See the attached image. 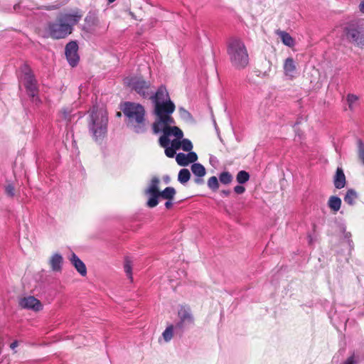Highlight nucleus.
<instances>
[{
	"mask_svg": "<svg viewBox=\"0 0 364 364\" xmlns=\"http://www.w3.org/2000/svg\"><path fill=\"white\" fill-rule=\"evenodd\" d=\"M151 99L154 104V114L156 119L152 126L157 127L158 125L164 124H175L171 114L175 110V105L170 100L168 93L165 86L161 85L155 94L151 91Z\"/></svg>",
	"mask_w": 364,
	"mask_h": 364,
	"instance_id": "1",
	"label": "nucleus"
},
{
	"mask_svg": "<svg viewBox=\"0 0 364 364\" xmlns=\"http://www.w3.org/2000/svg\"><path fill=\"white\" fill-rule=\"evenodd\" d=\"M107 124L108 117L107 111L103 108L93 106L90 110L88 129L93 140L96 143L101 144L107 136Z\"/></svg>",
	"mask_w": 364,
	"mask_h": 364,
	"instance_id": "2",
	"label": "nucleus"
},
{
	"mask_svg": "<svg viewBox=\"0 0 364 364\" xmlns=\"http://www.w3.org/2000/svg\"><path fill=\"white\" fill-rule=\"evenodd\" d=\"M121 109L128 119L127 127L136 134L144 133L146 130L144 107L138 103L126 102Z\"/></svg>",
	"mask_w": 364,
	"mask_h": 364,
	"instance_id": "3",
	"label": "nucleus"
},
{
	"mask_svg": "<svg viewBox=\"0 0 364 364\" xmlns=\"http://www.w3.org/2000/svg\"><path fill=\"white\" fill-rule=\"evenodd\" d=\"M227 53L232 65L237 69H243L249 63V55L244 42L237 38L228 41Z\"/></svg>",
	"mask_w": 364,
	"mask_h": 364,
	"instance_id": "4",
	"label": "nucleus"
},
{
	"mask_svg": "<svg viewBox=\"0 0 364 364\" xmlns=\"http://www.w3.org/2000/svg\"><path fill=\"white\" fill-rule=\"evenodd\" d=\"M173 124H164L158 125L157 127L152 126L153 132L156 134L162 133L159 139V145L165 149V154L169 158H173L176 153V150L170 146L169 136H174L178 139H182L183 132L176 126H171Z\"/></svg>",
	"mask_w": 364,
	"mask_h": 364,
	"instance_id": "5",
	"label": "nucleus"
},
{
	"mask_svg": "<svg viewBox=\"0 0 364 364\" xmlns=\"http://www.w3.org/2000/svg\"><path fill=\"white\" fill-rule=\"evenodd\" d=\"M20 82L24 86L26 93L31 101L36 105L41 103V100L38 96L39 90L38 82L31 70L27 65L23 66L22 68Z\"/></svg>",
	"mask_w": 364,
	"mask_h": 364,
	"instance_id": "6",
	"label": "nucleus"
},
{
	"mask_svg": "<svg viewBox=\"0 0 364 364\" xmlns=\"http://www.w3.org/2000/svg\"><path fill=\"white\" fill-rule=\"evenodd\" d=\"M346 40L359 48H364V24L360 21L349 23L344 28Z\"/></svg>",
	"mask_w": 364,
	"mask_h": 364,
	"instance_id": "7",
	"label": "nucleus"
},
{
	"mask_svg": "<svg viewBox=\"0 0 364 364\" xmlns=\"http://www.w3.org/2000/svg\"><path fill=\"white\" fill-rule=\"evenodd\" d=\"M124 84L129 87L132 90H134L143 98H148L151 96V83L149 81H146L141 77L133 76L128 77L124 79Z\"/></svg>",
	"mask_w": 364,
	"mask_h": 364,
	"instance_id": "8",
	"label": "nucleus"
},
{
	"mask_svg": "<svg viewBox=\"0 0 364 364\" xmlns=\"http://www.w3.org/2000/svg\"><path fill=\"white\" fill-rule=\"evenodd\" d=\"M108 26L100 22L95 13L89 12L85 18L84 31L93 35H101L107 30Z\"/></svg>",
	"mask_w": 364,
	"mask_h": 364,
	"instance_id": "9",
	"label": "nucleus"
},
{
	"mask_svg": "<svg viewBox=\"0 0 364 364\" xmlns=\"http://www.w3.org/2000/svg\"><path fill=\"white\" fill-rule=\"evenodd\" d=\"M73 28L61 21L59 18L55 22L49 23L48 31L50 36L55 39L64 38L72 33Z\"/></svg>",
	"mask_w": 364,
	"mask_h": 364,
	"instance_id": "10",
	"label": "nucleus"
},
{
	"mask_svg": "<svg viewBox=\"0 0 364 364\" xmlns=\"http://www.w3.org/2000/svg\"><path fill=\"white\" fill-rule=\"evenodd\" d=\"M78 50V45L76 41H70L69 42L65 48V53L66 58L69 63V64L72 67H75L77 65L79 61V55L77 54Z\"/></svg>",
	"mask_w": 364,
	"mask_h": 364,
	"instance_id": "11",
	"label": "nucleus"
},
{
	"mask_svg": "<svg viewBox=\"0 0 364 364\" xmlns=\"http://www.w3.org/2000/svg\"><path fill=\"white\" fill-rule=\"evenodd\" d=\"M82 16V12L80 9H75L70 13L64 14L58 18L61 19L62 22L73 28V26L80 21Z\"/></svg>",
	"mask_w": 364,
	"mask_h": 364,
	"instance_id": "12",
	"label": "nucleus"
},
{
	"mask_svg": "<svg viewBox=\"0 0 364 364\" xmlns=\"http://www.w3.org/2000/svg\"><path fill=\"white\" fill-rule=\"evenodd\" d=\"M18 304L23 309H31L34 311H38L42 309L41 301L33 296H28L20 299Z\"/></svg>",
	"mask_w": 364,
	"mask_h": 364,
	"instance_id": "13",
	"label": "nucleus"
},
{
	"mask_svg": "<svg viewBox=\"0 0 364 364\" xmlns=\"http://www.w3.org/2000/svg\"><path fill=\"white\" fill-rule=\"evenodd\" d=\"M176 160L178 165L186 166L191 163L196 162L198 160V156L193 151H188L187 154L178 153L176 155Z\"/></svg>",
	"mask_w": 364,
	"mask_h": 364,
	"instance_id": "14",
	"label": "nucleus"
},
{
	"mask_svg": "<svg viewBox=\"0 0 364 364\" xmlns=\"http://www.w3.org/2000/svg\"><path fill=\"white\" fill-rule=\"evenodd\" d=\"M192 173L196 176L194 181L196 184H202L203 183V177L205 175L206 171L205 167L199 163H193L191 167Z\"/></svg>",
	"mask_w": 364,
	"mask_h": 364,
	"instance_id": "15",
	"label": "nucleus"
},
{
	"mask_svg": "<svg viewBox=\"0 0 364 364\" xmlns=\"http://www.w3.org/2000/svg\"><path fill=\"white\" fill-rule=\"evenodd\" d=\"M284 72L287 77L292 79L295 77L296 73V63L292 58H287L283 65Z\"/></svg>",
	"mask_w": 364,
	"mask_h": 364,
	"instance_id": "16",
	"label": "nucleus"
},
{
	"mask_svg": "<svg viewBox=\"0 0 364 364\" xmlns=\"http://www.w3.org/2000/svg\"><path fill=\"white\" fill-rule=\"evenodd\" d=\"M333 183L336 188L341 189L345 187L346 184V176L343 170L341 167H338L336 174L333 178Z\"/></svg>",
	"mask_w": 364,
	"mask_h": 364,
	"instance_id": "17",
	"label": "nucleus"
},
{
	"mask_svg": "<svg viewBox=\"0 0 364 364\" xmlns=\"http://www.w3.org/2000/svg\"><path fill=\"white\" fill-rule=\"evenodd\" d=\"M70 260L80 274L82 276L86 275L87 268L85 264L75 253H72Z\"/></svg>",
	"mask_w": 364,
	"mask_h": 364,
	"instance_id": "18",
	"label": "nucleus"
},
{
	"mask_svg": "<svg viewBox=\"0 0 364 364\" xmlns=\"http://www.w3.org/2000/svg\"><path fill=\"white\" fill-rule=\"evenodd\" d=\"M63 262V258L59 253H55L52 255L49 260V264L51 269L53 272H60L62 270V265Z\"/></svg>",
	"mask_w": 364,
	"mask_h": 364,
	"instance_id": "19",
	"label": "nucleus"
},
{
	"mask_svg": "<svg viewBox=\"0 0 364 364\" xmlns=\"http://www.w3.org/2000/svg\"><path fill=\"white\" fill-rule=\"evenodd\" d=\"M178 316L179 320L182 321V322L193 324V318L188 308L183 306L181 307V309L178 310Z\"/></svg>",
	"mask_w": 364,
	"mask_h": 364,
	"instance_id": "20",
	"label": "nucleus"
},
{
	"mask_svg": "<svg viewBox=\"0 0 364 364\" xmlns=\"http://www.w3.org/2000/svg\"><path fill=\"white\" fill-rule=\"evenodd\" d=\"M358 198V193L353 188L348 189L344 196V201L349 205H354Z\"/></svg>",
	"mask_w": 364,
	"mask_h": 364,
	"instance_id": "21",
	"label": "nucleus"
},
{
	"mask_svg": "<svg viewBox=\"0 0 364 364\" xmlns=\"http://www.w3.org/2000/svg\"><path fill=\"white\" fill-rule=\"evenodd\" d=\"M341 199L336 196H332L328 201V206L334 213L338 212L341 206Z\"/></svg>",
	"mask_w": 364,
	"mask_h": 364,
	"instance_id": "22",
	"label": "nucleus"
},
{
	"mask_svg": "<svg viewBox=\"0 0 364 364\" xmlns=\"http://www.w3.org/2000/svg\"><path fill=\"white\" fill-rule=\"evenodd\" d=\"M149 196L146 205L149 208H154L159 204V198L161 197L160 192H151L145 193Z\"/></svg>",
	"mask_w": 364,
	"mask_h": 364,
	"instance_id": "23",
	"label": "nucleus"
},
{
	"mask_svg": "<svg viewBox=\"0 0 364 364\" xmlns=\"http://www.w3.org/2000/svg\"><path fill=\"white\" fill-rule=\"evenodd\" d=\"M278 35L280 37L282 43L289 47H292L294 45V38L285 31H279Z\"/></svg>",
	"mask_w": 364,
	"mask_h": 364,
	"instance_id": "24",
	"label": "nucleus"
},
{
	"mask_svg": "<svg viewBox=\"0 0 364 364\" xmlns=\"http://www.w3.org/2000/svg\"><path fill=\"white\" fill-rule=\"evenodd\" d=\"M176 193V191L173 187L168 186L160 191V196L163 199L170 200L174 198Z\"/></svg>",
	"mask_w": 364,
	"mask_h": 364,
	"instance_id": "25",
	"label": "nucleus"
},
{
	"mask_svg": "<svg viewBox=\"0 0 364 364\" xmlns=\"http://www.w3.org/2000/svg\"><path fill=\"white\" fill-rule=\"evenodd\" d=\"M174 334L176 333L173 324H170L166 328V329L162 333L161 336L164 341L166 343H168L172 339Z\"/></svg>",
	"mask_w": 364,
	"mask_h": 364,
	"instance_id": "26",
	"label": "nucleus"
},
{
	"mask_svg": "<svg viewBox=\"0 0 364 364\" xmlns=\"http://www.w3.org/2000/svg\"><path fill=\"white\" fill-rule=\"evenodd\" d=\"M160 183V180L157 177H153L150 181V183L147 188L145 190V193H151V192H160L159 189V186Z\"/></svg>",
	"mask_w": 364,
	"mask_h": 364,
	"instance_id": "27",
	"label": "nucleus"
},
{
	"mask_svg": "<svg viewBox=\"0 0 364 364\" xmlns=\"http://www.w3.org/2000/svg\"><path fill=\"white\" fill-rule=\"evenodd\" d=\"M4 193L9 198H14L16 196V186L14 182H7L4 186Z\"/></svg>",
	"mask_w": 364,
	"mask_h": 364,
	"instance_id": "28",
	"label": "nucleus"
},
{
	"mask_svg": "<svg viewBox=\"0 0 364 364\" xmlns=\"http://www.w3.org/2000/svg\"><path fill=\"white\" fill-rule=\"evenodd\" d=\"M191 178V173L188 169L187 168H182L179 171L178 175V181L181 184L186 183Z\"/></svg>",
	"mask_w": 364,
	"mask_h": 364,
	"instance_id": "29",
	"label": "nucleus"
},
{
	"mask_svg": "<svg viewBox=\"0 0 364 364\" xmlns=\"http://www.w3.org/2000/svg\"><path fill=\"white\" fill-rule=\"evenodd\" d=\"M191 324L188 323L182 322V321L178 320L175 324H173V327L175 329V333L176 335L181 336L184 331L188 328Z\"/></svg>",
	"mask_w": 364,
	"mask_h": 364,
	"instance_id": "30",
	"label": "nucleus"
},
{
	"mask_svg": "<svg viewBox=\"0 0 364 364\" xmlns=\"http://www.w3.org/2000/svg\"><path fill=\"white\" fill-rule=\"evenodd\" d=\"M233 179L232 175L228 171H223L219 175V180L224 185L230 184Z\"/></svg>",
	"mask_w": 364,
	"mask_h": 364,
	"instance_id": "31",
	"label": "nucleus"
},
{
	"mask_svg": "<svg viewBox=\"0 0 364 364\" xmlns=\"http://www.w3.org/2000/svg\"><path fill=\"white\" fill-rule=\"evenodd\" d=\"M124 269L127 277L132 281V267L131 260L128 257L124 259Z\"/></svg>",
	"mask_w": 364,
	"mask_h": 364,
	"instance_id": "32",
	"label": "nucleus"
},
{
	"mask_svg": "<svg viewBox=\"0 0 364 364\" xmlns=\"http://www.w3.org/2000/svg\"><path fill=\"white\" fill-rule=\"evenodd\" d=\"M357 147L358 159L364 165V142L360 139L357 140Z\"/></svg>",
	"mask_w": 364,
	"mask_h": 364,
	"instance_id": "33",
	"label": "nucleus"
},
{
	"mask_svg": "<svg viewBox=\"0 0 364 364\" xmlns=\"http://www.w3.org/2000/svg\"><path fill=\"white\" fill-rule=\"evenodd\" d=\"M249 179L250 174L245 171H240L236 176V180L240 184L245 183Z\"/></svg>",
	"mask_w": 364,
	"mask_h": 364,
	"instance_id": "34",
	"label": "nucleus"
},
{
	"mask_svg": "<svg viewBox=\"0 0 364 364\" xmlns=\"http://www.w3.org/2000/svg\"><path fill=\"white\" fill-rule=\"evenodd\" d=\"M346 100L348 105V107L350 110H353L355 104L358 100V97L353 94H348L346 97Z\"/></svg>",
	"mask_w": 364,
	"mask_h": 364,
	"instance_id": "35",
	"label": "nucleus"
},
{
	"mask_svg": "<svg viewBox=\"0 0 364 364\" xmlns=\"http://www.w3.org/2000/svg\"><path fill=\"white\" fill-rule=\"evenodd\" d=\"M208 186L213 191H217L219 188V182L218 178L216 176H211L208 180Z\"/></svg>",
	"mask_w": 364,
	"mask_h": 364,
	"instance_id": "36",
	"label": "nucleus"
},
{
	"mask_svg": "<svg viewBox=\"0 0 364 364\" xmlns=\"http://www.w3.org/2000/svg\"><path fill=\"white\" fill-rule=\"evenodd\" d=\"M181 148L184 151H191L193 149L192 142L188 139H183L182 141H181Z\"/></svg>",
	"mask_w": 364,
	"mask_h": 364,
	"instance_id": "37",
	"label": "nucleus"
},
{
	"mask_svg": "<svg viewBox=\"0 0 364 364\" xmlns=\"http://www.w3.org/2000/svg\"><path fill=\"white\" fill-rule=\"evenodd\" d=\"M358 359L355 356L354 354L348 357L345 361H343L341 364H358Z\"/></svg>",
	"mask_w": 364,
	"mask_h": 364,
	"instance_id": "38",
	"label": "nucleus"
},
{
	"mask_svg": "<svg viewBox=\"0 0 364 364\" xmlns=\"http://www.w3.org/2000/svg\"><path fill=\"white\" fill-rule=\"evenodd\" d=\"M343 229L344 237L346 239H347V242H348L350 248H353V242L352 240H350L351 233L350 232H346L345 228H343Z\"/></svg>",
	"mask_w": 364,
	"mask_h": 364,
	"instance_id": "39",
	"label": "nucleus"
},
{
	"mask_svg": "<svg viewBox=\"0 0 364 364\" xmlns=\"http://www.w3.org/2000/svg\"><path fill=\"white\" fill-rule=\"evenodd\" d=\"M181 139H175L173 140H172L171 141H170V146L173 148L175 150H178L181 148V141H180Z\"/></svg>",
	"mask_w": 364,
	"mask_h": 364,
	"instance_id": "40",
	"label": "nucleus"
},
{
	"mask_svg": "<svg viewBox=\"0 0 364 364\" xmlns=\"http://www.w3.org/2000/svg\"><path fill=\"white\" fill-rule=\"evenodd\" d=\"M234 191L237 194H242L245 191V188L241 185H237L234 187Z\"/></svg>",
	"mask_w": 364,
	"mask_h": 364,
	"instance_id": "41",
	"label": "nucleus"
},
{
	"mask_svg": "<svg viewBox=\"0 0 364 364\" xmlns=\"http://www.w3.org/2000/svg\"><path fill=\"white\" fill-rule=\"evenodd\" d=\"M179 112L183 118H188L191 117V114L183 107L179 108Z\"/></svg>",
	"mask_w": 364,
	"mask_h": 364,
	"instance_id": "42",
	"label": "nucleus"
},
{
	"mask_svg": "<svg viewBox=\"0 0 364 364\" xmlns=\"http://www.w3.org/2000/svg\"><path fill=\"white\" fill-rule=\"evenodd\" d=\"M61 117L65 120H70V112L67 109H63L61 112Z\"/></svg>",
	"mask_w": 364,
	"mask_h": 364,
	"instance_id": "43",
	"label": "nucleus"
},
{
	"mask_svg": "<svg viewBox=\"0 0 364 364\" xmlns=\"http://www.w3.org/2000/svg\"><path fill=\"white\" fill-rule=\"evenodd\" d=\"M230 190H223L221 191L220 194L223 197H228L230 196Z\"/></svg>",
	"mask_w": 364,
	"mask_h": 364,
	"instance_id": "44",
	"label": "nucleus"
},
{
	"mask_svg": "<svg viewBox=\"0 0 364 364\" xmlns=\"http://www.w3.org/2000/svg\"><path fill=\"white\" fill-rule=\"evenodd\" d=\"M173 200H167V201L165 203V207L167 209H170L172 206H173V202H172Z\"/></svg>",
	"mask_w": 364,
	"mask_h": 364,
	"instance_id": "45",
	"label": "nucleus"
},
{
	"mask_svg": "<svg viewBox=\"0 0 364 364\" xmlns=\"http://www.w3.org/2000/svg\"><path fill=\"white\" fill-rule=\"evenodd\" d=\"M218 162V160L216 159V157L213 156H211L210 157V163L213 165L214 163H216Z\"/></svg>",
	"mask_w": 364,
	"mask_h": 364,
	"instance_id": "46",
	"label": "nucleus"
},
{
	"mask_svg": "<svg viewBox=\"0 0 364 364\" xmlns=\"http://www.w3.org/2000/svg\"><path fill=\"white\" fill-rule=\"evenodd\" d=\"M18 346V342L16 341H14L13 343H11L10 345V348L12 349V350H14L16 347Z\"/></svg>",
	"mask_w": 364,
	"mask_h": 364,
	"instance_id": "47",
	"label": "nucleus"
},
{
	"mask_svg": "<svg viewBox=\"0 0 364 364\" xmlns=\"http://www.w3.org/2000/svg\"><path fill=\"white\" fill-rule=\"evenodd\" d=\"M359 8H360V11L364 14V1L363 2L360 3V6H359Z\"/></svg>",
	"mask_w": 364,
	"mask_h": 364,
	"instance_id": "48",
	"label": "nucleus"
},
{
	"mask_svg": "<svg viewBox=\"0 0 364 364\" xmlns=\"http://www.w3.org/2000/svg\"><path fill=\"white\" fill-rule=\"evenodd\" d=\"M165 181H166V183H168V182L169 181V177H168V176H166V177L165 178Z\"/></svg>",
	"mask_w": 364,
	"mask_h": 364,
	"instance_id": "49",
	"label": "nucleus"
},
{
	"mask_svg": "<svg viewBox=\"0 0 364 364\" xmlns=\"http://www.w3.org/2000/svg\"><path fill=\"white\" fill-rule=\"evenodd\" d=\"M114 1H115V0H108V1H109V3H112V2H114Z\"/></svg>",
	"mask_w": 364,
	"mask_h": 364,
	"instance_id": "50",
	"label": "nucleus"
}]
</instances>
